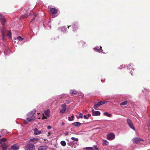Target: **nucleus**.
Returning <instances> with one entry per match:
<instances>
[{
    "label": "nucleus",
    "instance_id": "32",
    "mask_svg": "<svg viewBox=\"0 0 150 150\" xmlns=\"http://www.w3.org/2000/svg\"><path fill=\"white\" fill-rule=\"evenodd\" d=\"M104 114L106 116H107L108 117H111V115L110 114L108 113L107 112H106L104 113Z\"/></svg>",
    "mask_w": 150,
    "mask_h": 150
},
{
    "label": "nucleus",
    "instance_id": "6",
    "mask_svg": "<svg viewBox=\"0 0 150 150\" xmlns=\"http://www.w3.org/2000/svg\"><path fill=\"white\" fill-rule=\"evenodd\" d=\"M107 102V101H100L94 105V108L96 110L97 108L100 105L104 104L105 103Z\"/></svg>",
    "mask_w": 150,
    "mask_h": 150
},
{
    "label": "nucleus",
    "instance_id": "18",
    "mask_svg": "<svg viewBox=\"0 0 150 150\" xmlns=\"http://www.w3.org/2000/svg\"><path fill=\"white\" fill-rule=\"evenodd\" d=\"M70 93L72 95L74 94L76 95H77L78 92L74 90H71Z\"/></svg>",
    "mask_w": 150,
    "mask_h": 150
},
{
    "label": "nucleus",
    "instance_id": "29",
    "mask_svg": "<svg viewBox=\"0 0 150 150\" xmlns=\"http://www.w3.org/2000/svg\"><path fill=\"white\" fill-rule=\"evenodd\" d=\"M15 40H18L19 41H22L23 40V39L22 38L21 36H19L17 38H15Z\"/></svg>",
    "mask_w": 150,
    "mask_h": 150
},
{
    "label": "nucleus",
    "instance_id": "12",
    "mask_svg": "<svg viewBox=\"0 0 150 150\" xmlns=\"http://www.w3.org/2000/svg\"><path fill=\"white\" fill-rule=\"evenodd\" d=\"M43 131L38 130L37 128H35L34 130V134L36 135H38L42 133Z\"/></svg>",
    "mask_w": 150,
    "mask_h": 150
},
{
    "label": "nucleus",
    "instance_id": "23",
    "mask_svg": "<svg viewBox=\"0 0 150 150\" xmlns=\"http://www.w3.org/2000/svg\"><path fill=\"white\" fill-rule=\"evenodd\" d=\"M74 116L73 115H72L71 117H68V118L69 120L71 121L74 120Z\"/></svg>",
    "mask_w": 150,
    "mask_h": 150
},
{
    "label": "nucleus",
    "instance_id": "9",
    "mask_svg": "<svg viewBox=\"0 0 150 150\" xmlns=\"http://www.w3.org/2000/svg\"><path fill=\"white\" fill-rule=\"evenodd\" d=\"M62 108V109L60 110V112L61 113H64L66 110V106L65 104H62L61 105Z\"/></svg>",
    "mask_w": 150,
    "mask_h": 150
},
{
    "label": "nucleus",
    "instance_id": "15",
    "mask_svg": "<svg viewBox=\"0 0 150 150\" xmlns=\"http://www.w3.org/2000/svg\"><path fill=\"white\" fill-rule=\"evenodd\" d=\"M27 13L24 15H23L22 16V18H25L27 17L30 14V11L28 10L27 12Z\"/></svg>",
    "mask_w": 150,
    "mask_h": 150
},
{
    "label": "nucleus",
    "instance_id": "50",
    "mask_svg": "<svg viewBox=\"0 0 150 150\" xmlns=\"http://www.w3.org/2000/svg\"><path fill=\"white\" fill-rule=\"evenodd\" d=\"M34 18H35V17L34 18H33V19L32 20V21H33L34 19Z\"/></svg>",
    "mask_w": 150,
    "mask_h": 150
},
{
    "label": "nucleus",
    "instance_id": "47",
    "mask_svg": "<svg viewBox=\"0 0 150 150\" xmlns=\"http://www.w3.org/2000/svg\"><path fill=\"white\" fill-rule=\"evenodd\" d=\"M50 134V132H48V135H49Z\"/></svg>",
    "mask_w": 150,
    "mask_h": 150
},
{
    "label": "nucleus",
    "instance_id": "11",
    "mask_svg": "<svg viewBox=\"0 0 150 150\" xmlns=\"http://www.w3.org/2000/svg\"><path fill=\"white\" fill-rule=\"evenodd\" d=\"M19 148V146L18 145L14 144L11 146V150H18Z\"/></svg>",
    "mask_w": 150,
    "mask_h": 150
},
{
    "label": "nucleus",
    "instance_id": "5",
    "mask_svg": "<svg viewBox=\"0 0 150 150\" xmlns=\"http://www.w3.org/2000/svg\"><path fill=\"white\" fill-rule=\"evenodd\" d=\"M115 138V135L113 133H110L108 134L107 136V138L108 140H112Z\"/></svg>",
    "mask_w": 150,
    "mask_h": 150
},
{
    "label": "nucleus",
    "instance_id": "26",
    "mask_svg": "<svg viewBox=\"0 0 150 150\" xmlns=\"http://www.w3.org/2000/svg\"><path fill=\"white\" fill-rule=\"evenodd\" d=\"M66 28L65 26L62 27L60 28V30L62 31H66Z\"/></svg>",
    "mask_w": 150,
    "mask_h": 150
},
{
    "label": "nucleus",
    "instance_id": "24",
    "mask_svg": "<svg viewBox=\"0 0 150 150\" xmlns=\"http://www.w3.org/2000/svg\"><path fill=\"white\" fill-rule=\"evenodd\" d=\"M1 133H2V135H5L7 133V131L6 130L4 129L2 130Z\"/></svg>",
    "mask_w": 150,
    "mask_h": 150
},
{
    "label": "nucleus",
    "instance_id": "40",
    "mask_svg": "<svg viewBox=\"0 0 150 150\" xmlns=\"http://www.w3.org/2000/svg\"><path fill=\"white\" fill-rule=\"evenodd\" d=\"M147 91L148 92H149V89H146L145 90V91H143V92H145V91Z\"/></svg>",
    "mask_w": 150,
    "mask_h": 150
},
{
    "label": "nucleus",
    "instance_id": "10",
    "mask_svg": "<svg viewBox=\"0 0 150 150\" xmlns=\"http://www.w3.org/2000/svg\"><path fill=\"white\" fill-rule=\"evenodd\" d=\"M92 115L93 116L99 115H100V112L98 111H95L93 109L92 110Z\"/></svg>",
    "mask_w": 150,
    "mask_h": 150
},
{
    "label": "nucleus",
    "instance_id": "7",
    "mask_svg": "<svg viewBox=\"0 0 150 150\" xmlns=\"http://www.w3.org/2000/svg\"><path fill=\"white\" fill-rule=\"evenodd\" d=\"M6 18L4 16L0 13V21L2 25H4L6 22Z\"/></svg>",
    "mask_w": 150,
    "mask_h": 150
},
{
    "label": "nucleus",
    "instance_id": "14",
    "mask_svg": "<svg viewBox=\"0 0 150 150\" xmlns=\"http://www.w3.org/2000/svg\"><path fill=\"white\" fill-rule=\"evenodd\" d=\"M39 141V139L37 138H33L30 139L29 140V142H33L34 143L37 142Z\"/></svg>",
    "mask_w": 150,
    "mask_h": 150
},
{
    "label": "nucleus",
    "instance_id": "52",
    "mask_svg": "<svg viewBox=\"0 0 150 150\" xmlns=\"http://www.w3.org/2000/svg\"><path fill=\"white\" fill-rule=\"evenodd\" d=\"M69 26H68V28H69Z\"/></svg>",
    "mask_w": 150,
    "mask_h": 150
},
{
    "label": "nucleus",
    "instance_id": "22",
    "mask_svg": "<svg viewBox=\"0 0 150 150\" xmlns=\"http://www.w3.org/2000/svg\"><path fill=\"white\" fill-rule=\"evenodd\" d=\"M108 142L107 140L105 139L103 140V145H108Z\"/></svg>",
    "mask_w": 150,
    "mask_h": 150
},
{
    "label": "nucleus",
    "instance_id": "4",
    "mask_svg": "<svg viewBox=\"0 0 150 150\" xmlns=\"http://www.w3.org/2000/svg\"><path fill=\"white\" fill-rule=\"evenodd\" d=\"M127 124L130 127V128L133 130H135V129L133 125L132 121L129 119H127Z\"/></svg>",
    "mask_w": 150,
    "mask_h": 150
},
{
    "label": "nucleus",
    "instance_id": "36",
    "mask_svg": "<svg viewBox=\"0 0 150 150\" xmlns=\"http://www.w3.org/2000/svg\"><path fill=\"white\" fill-rule=\"evenodd\" d=\"M83 114L82 113H80L79 116V117H78V118H82V117H83Z\"/></svg>",
    "mask_w": 150,
    "mask_h": 150
},
{
    "label": "nucleus",
    "instance_id": "31",
    "mask_svg": "<svg viewBox=\"0 0 150 150\" xmlns=\"http://www.w3.org/2000/svg\"><path fill=\"white\" fill-rule=\"evenodd\" d=\"M127 100H125L124 102H122L120 104L122 105H124L127 104Z\"/></svg>",
    "mask_w": 150,
    "mask_h": 150
},
{
    "label": "nucleus",
    "instance_id": "19",
    "mask_svg": "<svg viewBox=\"0 0 150 150\" xmlns=\"http://www.w3.org/2000/svg\"><path fill=\"white\" fill-rule=\"evenodd\" d=\"M50 112L49 110L45 111L44 112L45 114L46 117H48L49 116Z\"/></svg>",
    "mask_w": 150,
    "mask_h": 150
},
{
    "label": "nucleus",
    "instance_id": "28",
    "mask_svg": "<svg viewBox=\"0 0 150 150\" xmlns=\"http://www.w3.org/2000/svg\"><path fill=\"white\" fill-rule=\"evenodd\" d=\"M129 69H132L133 70H134L133 64H129Z\"/></svg>",
    "mask_w": 150,
    "mask_h": 150
},
{
    "label": "nucleus",
    "instance_id": "49",
    "mask_svg": "<svg viewBox=\"0 0 150 150\" xmlns=\"http://www.w3.org/2000/svg\"><path fill=\"white\" fill-rule=\"evenodd\" d=\"M100 49H101V46L100 47Z\"/></svg>",
    "mask_w": 150,
    "mask_h": 150
},
{
    "label": "nucleus",
    "instance_id": "48",
    "mask_svg": "<svg viewBox=\"0 0 150 150\" xmlns=\"http://www.w3.org/2000/svg\"><path fill=\"white\" fill-rule=\"evenodd\" d=\"M130 73H131V75H132V73H131V72H130Z\"/></svg>",
    "mask_w": 150,
    "mask_h": 150
},
{
    "label": "nucleus",
    "instance_id": "41",
    "mask_svg": "<svg viewBox=\"0 0 150 150\" xmlns=\"http://www.w3.org/2000/svg\"><path fill=\"white\" fill-rule=\"evenodd\" d=\"M64 124H65L64 122H62V126H63V125H64Z\"/></svg>",
    "mask_w": 150,
    "mask_h": 150
},
{
    "label": "nucleus",
    "instance_id": "51",
    "mask_svg": "<svg viewBox=\"0 0 150 150\" xmlns=\"http://www.w3.org/2000/svg\"><path fill=\"white\" fill-rule=\"evenodd\" d=\"M1 135H0V137H1Z\"/></svg>",
    "mask_w": 150,
    "mask_h": 150
},
{
    "label": "nucleus",
    "instance_id": "45",
    "mask_svg": "<svg viewBox=\"0 0 150 150\" xmlns=\"http://www.w3.org/2000/svg\"><path fill=\"white\" fill-rule=\"evenodd\" d=\"M43 117H44L42 118V119H43V118H45L46 119V117H45V116L43 115Z\"/></svg>",
    "mask_w": 150,
    "mask_h": 150
},
{
    "label": "nucleus",
    "instance_id": "42",
    "mask_svg": "<svg viewBox=\"0 0 150 150\" xmlns=\"http://www.w3.org/2000/svg\"><path fill=\"white\" fill-rule=\"evenodd\" d=\"M91 116V115L90 114H88L87 115V116L88 117H90V116Z\"/></svg>",
    "mask_w": 150,
    "mask_h": 150
},
{
    "label": "nucleus",
    "instance_id": "44",
    "mask_svg": "<svg viewBox=\"0 0 150 150\" xmlns=\"http://www.w3.org/2000/svg\"><path fill=\"white\" fill-rule=\"evenodd\" d=\"M123 67V66L122 65H121V66H120V67H119V68L120 69H121L122 68V67Z\"/></svg>",
    "mask_w": 150,
    "mask_h": 150
},
{
    "label": "nucleus",
    "instance_id": "8",
    "mask_svg": "<svg viewBox=\"0 0 150 150\" xmlns=\"http://www.w3.org/2000/svg\"><path fill=\"white\" fill-rule=\"evenodd\" d=\"M143 140L140 138L137 137L133 139L132 141L136 143H139L143 141Z\"/></svg>",
    "mask_w": 150,
    "mask_h": 150
},
{
    "label": "nucleus",
    "instance_id": "46",
    "mask_svg": "<svg viewBox=\"0 0 150 150\" xmlns=\"http://www.w3.org/2000/svg\"><path fill=\"white\" fill-rule=\"evenodd\" d=\"M68 134V133H66L65 134V135L66 136Z\"/></svg>",
    "mask_w": 150,
    "mask_h": 150
},
{
    "label": "nucleus",
    "instance_id": "30",
    "mask_svg": "<svg viewBox=\"0 0 150 150\" xmlns=\"http://www.w3.org/2000/svg\"><path fill=\"white\" fill-rule=\"evenodd\" d=\"M6 141V139L5 138L0 139V144H1L3 142H5Z\"/></svg>",
    "mask_w": 150,
    "mask_h": 150
},
{
    "label": "nucleus",
    "instance_id": "39",
    "mask_svg": "<svg viewBox=\"0 0 150 150\" xmlns=\"http://www.w3.org/2000/svg\"><path fill=\"white\" fill-rule=\"evenodd\" d=\"M47 128L48 129H50L52 127L51 126H47Z\"/></svg>",
    "mask_w": 150,
    "mask_h": 150
},
{
    "label": "nucleus",
    "instance_id": "21",
    "mask_svg": "<svg viewBox=\"0 0 150 150\" xmlns=\"http://www.w3.org/2000/svg\"><path fill=\"white\" fill-rule=\"evenodd\" d=\"M73 31H76V29H78L77 26V25L76 24H73Z\"/></svg>",
    "mask_w": 150,
    "mask_h": 150
},
{
    "label": "nucleus",
    "instance_id": "38",
    "mask_svg": "<svg viewBox=\"0 0 150 150\" xmlns=\"http://www.w3.org/2000/svg\"><path fill=\"white\" fill-rule=\"evenodd\" d=\"M83 117L85 119H88V117H87V116L86 115H84Z\"/></svg>",
    "mask_w": 150,
    "mask_h": 150
},
{
    "label": "nucleus",
    "instance_id": "13",
    "mask_svg": "<svg viewBox=\"0 0 150 150\" xmlns=\"http://www.w3.org/2000/svg\"><path fill=\"white\" fill-rule=\"evenodd\" d=\"M50 11L51 13L53 14H56L57 11V9H56L55 8H50Z\"/></svg>",
    "mask_w": 150,
    "mask_h": 150
},
{
    "label": "nucleus",
    "instance_id": "2",
    "mask_svg": "<svg viewBox=\"0 0 150 150\" xmlns=\"http://www.w3.org/2000/svg\"><path fill=\"white\" fill-rule=\"evenodd\" d=\"M1 32L2 34L3 40H5V37L6 35L10 38H11V34L10 31L5 30L4 31V30H1Z\"/></svg>",
    "mask_w": 150,
    "mask_h": 150
},
{
    "label": "nucleus",
    "instance_id": "34",
    "mask_svg": "<svg viewBox=\"0 0 150 150\" xmlns=\"http://www.w3.org/2000/svg\"><path fill=\"white\" fill-rule=\"evenodd\" d=\"M87 150H93V149L92 147H86L84 148Z\"/></svg>",
    "mask_w": 150,
    "mask_h": 150
},
{
    "label": "nucleus",
    "instance_id": "37",
    "mask_svg": "<svg viewBox=\"0 0 150 150\" xmlns=\"http://www.w3.org/2000/svg\"><path fill=\"white\" fill-rule=\"evenodd\" d=\"M93 148H94V149L95 150H99L98 149L97 146H96V145H94V146H93Z\"/></svg>",
    "mask_w": 150,
    "mask_h": 150
},
{
    "label": "nucleus",
    "instance_id": "16",
    "mask_svg": "<svg viewBox=\"0 0 150 150\" xmlns=\"http://www.w3.org/2000/svg\"><path fill=\"white\" fill-rule=\"evenodd\" d=\"M2 150H6L7 146L5 144L3 143L1 145Z\"/></svg>",
    "mask_w": 150,
    "mask_h": 150
},
{
    "label": "nucleus",
    "instance_id": "27",
    "mask_svg": "<svg viewBox=\"0 0 150 150\" xmlns=\"http://www.w3.org/2000/svg\"><path fill=\"white\" fill-rule=\"evenodd\" d=\"M93 50L95 51H96L98 52H100V50L99 49V48L98 47H96L94 48Z\"/></svg>",
    "mask_w": 150,
    "mask_h": 150
},
{
    "label": "nucleus",
    "instance_id": "1",
    "mask_svg": "<svg viewBox=\"0 0 150 150\" xmlns=\"http://www.w3.org/2000/svg\"><path fill=\"white\" fill-rule=\"evenodd\" d=\"M28 117L26 118L27 120L24 121V123L25 124H28V122H31L33 121L35 119L33 111H31L28 113L27 115Z\"/></svg>",
    "mask_w": 150,
    "mask_h": 150
},
{
    "label": "nucleus",
    "instance_id": "33",
    "mask_svg": "<svg viewBox=\"0 0 150 150\" xmlns=\"http://www.w3.org/2000/svg\"><path fill=\"white\" fill-rule=\"evenodd\" d=\"M71 139H72V140L75 141H78L79 140L78 138H76L74 137H71Z\"/></svg>",
    "mask_w": 150,
    "mask_h": 150
},
{
    "label": "nucleus",
    "instance_id": "35",
    "mask_svg": "<svg viewBox=\"0 0 150 150\" xmlns=\"http://www.w3.org/2000/svg\"><path fill=\"white\" fill-rule=\"evenodd\" d=\"M77 95L83 97L84 95L83 94L81 93H78Z\"/></svg>",
    "mask_w": 150,
    "mask_h": 150
},
{
    "label": "nucleus",
    "instance_id": "3",
    "mask_svg": "<svg viewBox=\"0 0 150 150\" xmlns=\"http://www.w3.org/2000/svg\"><path fill=\"white\" fill-rule=\"evenodd\" d=\"M35 146L34 144L32 143L29 142L27 143L25 147V150H35Z\"/></svg>",
    "mask_w": 150,
    "mask_h": 150
},
{
    "label": "nucleus",
    "instance_id": "20",
    "mask_svg": "<svg viewBox=\"0 0 150 150\" xmlns=\"http://www.w3.org/2000/svg\"><path fill=\"white\" fill-rule=\"evenodd\" d=\"M46 146H42L39 147L38 150H46Z\"/></svg>",
    "mask_w": 150,
    "mask_h": 150
},
{
    "label": "nucleus",
    "instance_id": "43",
    "mask_svg": "<svg viewBox=\"0 0 150 150\" xmlns=\"http://www.w3.org/2000/svg\"><path fill=\"white\" fill-rule=\"evenodd\" d=\"M52 17L53 18H54V17H56V16H55V15H52Z\"/></svg>",
    "mask_w": 150,
    "mask_h": 150
},
{
    "label": "nucleus",
    "instance_id": "17",
    "mask_svg": "<svg viewBox=\"0 0 150 150\" xmlns=\"http://www.w3.org/2000/svg\"><path fill=\"white\" fill-rule=\"evenodd\" d=\"M72 125L76 127H78L81 125V123L79 122H76L72 123Z\"/></svg>",
    "mask_w": 150,
    "mask_h": 150
},
{
    "label": "nucleus",
    "instance_id": "25",
    "mask_svg": "<svg viewBox=\"0 0 150 150\" xmlns=\"http://www.w3.org/2000/svg\"><path fill=\"white\" fill-rule=\"evenodd\" d=\"M61 144L63 146H65L66 145V143L65 141H62L60 142Z\"/></svg>",
    "mask_w": 150,
    "mask_h": 150
}]
</instances>
